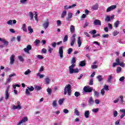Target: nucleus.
I'll list each match as a JSON object with an SVG mask.
<instances>
[{
	"mask_svg": "<svg viewBox=\"0 0 125 125\" xmlns=\"http://www.w3.org/2000/svg\"><path fill=\"white\" fill-rule=\"evenodd\" d=\"M72 86H71V84H67L64 87V95H66L67 94L68 96H70L71 94H72Z\"/></svg>",
	"mask_w": 125,
	"mask_h": 125,
	"instance_id": "obj_1",
	"label": "nucleus"
},
{
	"mask_svg": "<svg viewBox=\"0 0 125 125\" xmlns=\"http://www.w3.org/2000/svg\"><path fill=\"white\" fill-rule=\"evenodd\" d=\"M76 66V64H72L71 65L69 66V74H76L78 73L79 72L78 68H75V67Z\"/></svg>",
	"mask_w": 125,
	"mask_h": 125,
	"instance_id": "obj_2",
	"label": "nucleus"
},
{
	"mask_svg": "<svg viewBox=\"0 0 125 125\" xmlns=\"http://www.w3.org/2000/svg\"><path fill=\"white\" fill-rule=\"evenodd\" d=\"M9 88H10V86H7V88L5 91V100H8L9 99V96H10V94L9 93Z\"/></svg>",
	"mask_w": 125,
	"mask_h": 125,
	"instance_id": "obj_3",
	"label": "nucleus"
},
{
	"mask_svg": "<svg viewBox=\"0 0 125 125\" xmlns=\"http://www.w3.org/2000/svg\"><path fill=\"white\" fill-rule=\"evenodd\" d=\"M17 106L14 104L13 105L12 110H16L17 109L18 110H21V109H22V106H21V104L20 101L17 102Z\"/></svg>",
	"mask_w": 125,
	"mask_h": 125,
	"instance_id": "obj_4",
	"label": "nucleus"
},
{
	"mask_svg": "<svg viewBox=\"0 0 125 125\" xmlns=\"http://www.w3.org/2000/svg\"><path fill=\"white\" fill-rule=\"evenodd\" d=\"M83 90L84 92L86 93V92H92V90H93V88L92 87H90L89 86H85L83 88Z\"/></svg>",
	"mask_w": 125,
	"mask_h": 125,
	"instance_id": "obj_5",
	"label": "nucleus"
},
{
	"mask_svg": "<svg viewBox=\"0 0 125 125\" xmlns=\"http://www.w3.org/2000/svg\"><path fill=\"white\" fill-rule=\"evenodd\" d=\"M35 88L33 86H31L30 87H27V88L25 90V94L27 95H30L31 94L29 91H34Z\"/></svg>",
	"mask_w": 125,
	"mask_h": 125,
	"instance_id": "obj_6",
	"label": "nucleus"
},
{
	"mask_svg": "<svg viewBox=\"0 0 125 125\" xmlns=\"http://www.w3.org/2000/svg\"><path fill=\"white\" fill-rule=\"evenodd\" d=\"M63 46H60L59 48V54L60 55V59H62V58H63Z\"/></svg>",
	"mask_w": 125,
	"mask_h": 125,
	"instance_id": "obj_7",
	"label": "nucleus"
},
{
	"mask_svg": "<svg viewBox=\"0 0 125 125\" xmlns=\"http://www.w3.org/2000/svg\"><path fill=\"white\" fill-rule=\"evenodd\" d=\"M77 35L73 34V36L70 38L71 42H70V45L71 46H73L74 45L75 42H76V36Z\"/></svg>",
	"mask_w": 125,
	"mask_h": 125,
	"instance_id": "obj_8",
	"label": "nucleus"
},
{
	"mask_svg": "<svg viewBox=\"0 0 125 125\" xmlns=\"http://www.w3.org/2000/svg\"><path fill=\"white\" fill-rule=\"evenodd\" d=\"M75 6H77V5L76 4H73L69 6H68V5H65L64 6V10H68V9H71V8H74Z\"/></svg>",
	"mask_w": 125,
	"mask_h": 125,
	"instance_id": "obj_9",
	"label": "nucleus"
},
{
	"mask_svg": "<svg viewBox=\"0 0 125 125\" xmlns=\"http://www.w3.org/2000/svg\"><path fill=\"white\" fill-rule=\"evenodd\" d=\"M115 18V15H113L111 17H110L109 16H107L106 17L104 21L105 22H110L111 20H113Z\"/></svg>",
	"mask_w": 125,
	"mask_h": 125,
	"instance_id": "obj_10",
	"label": "nucleus"
},
{
	"mask_svg": "<svg viewBox=\"0 0 125 125\" xmlns=\"http://www.w3.org/2000/svg\"><path fill=\"white\" fill-rule=\"evenodd\" d=\"M15 62V55H12L10 58V64L13 65Z\"/></svg>",
	"mask_w": 125,
	"mask_h": 125,
	"instance_id": "obj_11",
	"label": "nucleus"
},
{
	"mask_svg": "<svg viewBox=\"0 0 125 125\" xmlns=\"http://www.w3.org/2000/svg\"><path fill=\"white\" fill-rule=\"evenodd\" d=\"M117 8V5H113L108 7L106 10V12H110L111 10H114V9H116Z\"/></svg>",
	"mask_w": 125,
	"mask_h": 125,
	"instance_id": "obj_12",
	"label": "nucleus"
},
{
	"mask_svg": "<svg viewBox=\"0 0 125 125\" xmlns=\"http://www.w3.org/2000/svg\"><path fill=\"white\" fill-rule=\"evenodd\" d=\"M32 50V45H28L26 48H24L23 49L24 52H26V53H29V51H30V50Z\"/></svg>",
	"mask_w": 125,
	"mask_h": 125,
	"instance_id": "obj_13",
	"label": "nucleus"
},
{
	"mask_svg": "<svg viewBox=\"0 0 125 125\" xmlns=\"http://www.w3.org/2000/svg\"><path fill=\"white\" fill-rule=\"evenodd\" d=\"M42 26L44 29H47V28H48V27L49 26V21L47 20L46 21L44 22Z\"/></svg>",
	"mask_w": 125,
	"mask_h": 125,
	"instance_id": "obj_14",
	"label": "nucleus"
},
{
	"mask_svg": "<svg viewBox=\"0 0 125 125\" xmlns=\"http://www.w3.org/2000/svg\"><path fill=\"white\" fill-rule=\"evenodd\" d=\"M73 18V13L68 12L67 14V17H66L67 21H71V18Z\"/></svg>",
	"mask_w": 125,
	"mask_h": 125,
	"instance_id": "obj_15",
	"label": "nucleus"
},
{
	"mask_svg": "<svg viewBox=\"0 0 125 125\" xmlns=\"http://www.w3.org/2000/svg\"><path fill=\"white\" fill-rule=\"evenodd\" d=\"M93 24L95 26H101V21H100L99 20H95L93 22Z\"/></svg>",
	"mask_w": 125,
	"mask_h": 125,
	"instance_id": "obj_16",
	"label": "nucleus"
},
{
	"mask_svg": "<svg viewBox=\"0 0 125 125\" xmlns=\"http://www.w3.org/2000/svg\"><path fill=\"white\" fill-rule=\"evenodd\" d=\"M28 121V118L26 117H23V118L18 123L17 125H21L23 123H25V122H27Z\"/></svg>",
	"mask_w": 125,
	"mask_h": 125,
	"instance_id": "obj_17",
	"label": "nucleus"
},
{
	"mask_svg": "<svg viewBox=\"0 0 125 125\" xmlns=\"http://www.w3.org/2000/svg\"><path fill=\"white\" fill-rule=\"evenodd\" d=\"M120 113H123V114H122L120 116L121 119H123V118H125V109H120Z\"/></svg>",
	"mask_w": 125,
	"mask_h": 125,
	"instance_id": "obj_18",
	"label": "nucleus"
},
{
	"mask_svg": "<svg viewBox=\"0 0 125 125\" xmlns=\"http://www.w3.org/2000/svg\"><path fill=\"white\" fill-rule=\"evenodd\" d=\"M77 44L78 47H81L82 46V41L81 40V37H79L77 39Z\"/></svg>",
	"mask_w": 125,
	"mask_h": 125,
	"instance_id": "obj_19",
	"label": "nucleus"
},
{
	"mask_svg": "<svg viewBox=\"0 0 125 125\" xmlns=\"http://www.w3.org/2000/svg\"><path fill=\"white\" fill-rule=\"evenodd\" d=\"M88 103L89 105H93L94 104V101L93 100V99L92 98V97H90L89 98Z\"/></svg>",
	"mask_w": 125,
	"mask_h": 125,
	"instance_id": "obj_20",
	"label": "nucleus"
},
{
	"mask_svg": "<svg viewBox=\"0 0 125 125\" xmlns=\"http://www.w3.org/2000/svg\"><path fill=\"white\" fill-rule=\"evenodd\" d=\"M84 115L85 118H86V119H88V118H89V111L87 110L85 111Z\"/></svg>",
	"mask_w": 125,
	"mask_h": 125,
	"instance_id": "obj_21",
	"label": "nucleus"
},
{
	"mask_svg": "<svg viewBox=\"0 0 125 125\" xmlns=\"http://www.w3.org/2000/svg\"><path fill=\"white\" fill-rule=\"evenodd\" d=\"M92 9L93 10H97V9H98V3H96L95 5H93Z\"/></svg>",
	"mask_w": 125,
	"mask_h": 125,
	"instance_id": "obj_22",
	"label": "nucleus"
},
{
	"mask_svg": "<svg viewBox=\"0 0 125 125\" xmlns=\"http://www.w3.org/2000/svg\"><path fill=\"white\" fill-rule=\"evenodd\" d=\"M79 66L81 67H84L85 66V62L84 61H82L79 62Z\"/></svg>",
	"mask_w": 125,
	"mask_h": 125,
	"instance_id": "obj_23",
	"label": "nucleus"
},
{
	"mask_svg": "<svg viewBox=\"0 0 125 125\" xmlns=\"http://www.w3.org/2000/svg\"><path fill=\"white\" fill-rule=\"evenodd\" d=\"M70 32L73 33H75V26L71 25L70 28Z\"/></svg>",
	"mask_w": 125,
	"mask_h": 125,
	"instance_id": "obj_24",
	"label": "nucleus"
},
{
	"mask_svg": "<svg viewBox=\"0 0 125 125\" xmlns=\"http://www.w3.org/2000/svg\"><path fill=\"white\" fill-rule=\"evenodd\" d=\"M28 31H29V34H32V33H34V30H33V28H32V27L31 26H28Z\"/></svg>",
	"mask_w": 125,
	"mask_h": 125,
	"instance_id": "obj_25",
	"label": "nucleus"
},
{
	"mask_svg": "<svg viewBox=\"0 0 125 125\" xmlns=\"http://www.w3.org/2000/svg\"><path fill=\"white\" fill-rule=\"evenodd\" d=\"M66 15H67V11L64 10L62 13L61 18H64Z\"/></svg>",
	"mask_w": 125,
	"mask_h": 125,
	"instance_id": "obj_26",
	"label": "nucleus"
},
{
	"mask_svg": "<svg viewBox=\"0 0 125 125\" xmlns=\"http://www.w3.org/2000/svg\"><path fill=\"white\" fill-rule=\"evenodd\" d=\"M120 24V21H117L114 23V27L115 28H118L119 27V25Z\"/></svg>",
	"mask_w": 125,
	"mask_h": 125,
	"instance_id": "obj_27",
	"label": "nucleus"
},
{
	"mask_svg": "<svg viewBox=\"0 0 125 125\" xmlns=\"http://www.w3.org/2000/svg\"><path fill=\"white\" fill-rule=\"evenodd\" d=\"M29 17L30 18V20H33L34 19V14H33V12H29Z\"/></svg>",
	"mask_w": 125,
	"mask_h": 125,
	"instance_id": "obj_28",
	"label": "nucleus"
},
{
	"mask_svg": "<svg viewBox=\"0 0 125 125\" xmlns=\"http://www.w3.org/2000/svg\"><path fill=\"white\" fill-rule=\"evenodd\" d=\"M34 88L36 90H41V89H42V87L37 85H34Z\"/></svg>",
	"mask_w": 125,
	"mask_h": 125,
	"instance_id": "obj_29",
	"label": "nucleus"
},
{
	"mask_svg": "<svg viewBox=\"0 0 125 125\" xmlns=\"http://www.w3.org/2000/svg\"><path fill=\"white\" fill-rule=\"evenodd\" d=\"M64 100H65V99H64V98L60 99L58 102L59 105H62V104H63V103L64 102Z\"/></svg>",
	"mask_w": 125,
	"mask_h": 125,
	"instance_id": "obj_30",
	"label": "nucleus"
},
{
	"mask_svg": "<svg viewBox=\"0 0 125 125\" xmlns=\"http://www.w3.org/2000/svg\"><path fill=\"white\" fill-rule=\"evenodd\" d=\"M22 30L23 32L27 33V28H26V24L25 23L22 24Z\"/></svg>",
	"mask_w": 125,
	"mask_h": 125,
	"instance_id": "obj_31",
	"label": "nucleus"
},
{
	"mask_svg": "<svg viewBox=\"0 0 125 125\" xmlns=\"http://www.w3.org/2000/svg\"><path fill=\"white\" fill-rule=\"evenodd\" d=\"M47 92H48V94H49V95H51V92H52V90L51 89V88L48 87V88H47Z\"/></svg>",
	"mask_w": 125,
	"mask_h": 125,
	"instance_id": "obj_32",
	"label": "nucleus"
},
{
	"mask_svg": "<svg viewBox=\"0 0 125 125\" xmlns=\"http://www.w3.org/2000/svg\"><path fill=\"white\" fill-rule=\"evenodd\" d=\"M45 82L46 84H49L50 83V79H49V78H46L45 79Z\"/></svg>",
	"mask_w": 125,
	"mask_h": 125,
	"instance_id": "obj_33",
	"label": "nucleus"
},
{
	"mask_svg": "<svg viewBox=\"0 0 125 125\" xmlns=\"http://www.w3.org/2000/svg\"><path fill=\"white\" fill-rule=\"evenodd\" d=\"M97 79H98L99 82H102V81H103V78H102V75H99L97 77Z\"/></svg>",
	"mask_w": 125,
	"mask_h": 125,
	"instance_id": "obj_34",
	"label": "nucleus"
},
{
	"mask_svg": "<svg viewBox=\"0 0 125 125\" xmlns=\"http://www.w3.org/2000/svg\"><path fill=\"white\" fill-rule=\"evenodd\" d=\"M68 41V35H65L64 36V37L63 39V42H67Z\"/></svg>",
	"mask_w": 125,
	"mask_h": 125,
	"instance_id": "obj_35",
	"label": "nucleus"
},
{
	"mask_svg": "<svg viewBox=\"0 0 125 125\" xmlns=\"http://www.w3.org/2000/svg\"><path fill=\"white\" fill-rule=\"evenodd\" d=\"M94 92V94L96 96V97H99V92L95 91V90H93Z\"/></svg>",
	"mask_w": 125,
	"mask_h": 125,
	"instance_id": "obj_36",
	"label": "nucleus"
},
{
	"mask_svg": "<svg viewBox=\"0 0 125 125\" xmlns=\"http://www.w3.org/2000/svg\"><path fill=\"white\" fill-rule=\"evenodd\" d=\"M48 51L50 53H52V51H53V48H51L50 46H48Z\"/></svg>",
	"mask_w": 125,
	"mask_h": 125,
	"instance_id": "obj_37",
	"label": "nucleus"
},
{
	"mask_svg": "<svg viewBox=\"0 0 125 125\" xmlns=\"http://www.w3.org/2000/svg\"><path fill=\"white\" fill-rule=\"evenodd\" d=\"M37 76H38L39 77V79H42L44 77V75L43 74H41L40 73H38L37 74Z\"/></svg>",
	"mask_w": 125,
	"mask_h": 125,
	"instance_id": "obj_38",
	"label": "nucleus"
},
{
	"mask_svg": "<svg viewBox=\"0 0 125 125\" xmlns=\"http://www.w3.org/2000/svg\"><path fill=\"white\" fill-rule=\"evenodd\" d=\"M112 79H113L112 75H109L107 79V83H110Z\"/></svg>",
	"mask_w": 125,
	"mask_h": 125,
	"instance_id": "obj_39",
	"label": "nucleus"
},
{
	"mask_svg": "<svg viewBox=\"0 0 125 125\" xmlns=\"http://www.w3.org/2000/svg\"><path fill=\"white\" fill-rule=\"evenodd\" d=\"M2 42H3L4 44H5V45H8V42L5 39H2Z\"/></svg>",
	"mask_w": 125,
	"mask_h": 125,
	"instance_id": "obj_40",
	"label": "nucleus"
},
{
	"mask_svg": "<svg viewBox=\"0 0 125 125\" xmlns=\"http://www.w3.org/2000/svg\"><path fill=\"white\" fill-rule=\"evenodd\" d=\"M74 114H75V115H76V116H80V112L77 109H75Z\"/></svg>",
	"mask_w": 125,
	"mask_h": 125,
	"instance_id": "obj_41",
	"label": "nucleus"
},
{
	"mask_svg": "<svg viewBox=\"0 0 125 125\" xmlns=\"http://www.w3.org/2000/svg\"><path fill=\"white\" fill-rule=\"evenodd\" d=\"M116 72L117 73H118V74H119V73H121V72H122V67H117Z\"/></svg>",
	"mask_w": 125,
	"mask_h": 125,
	"instance_id": "obj_42",
	"label": "nucleus"
},
{
	"mask_svg": "<svg viewBox=\"0 0 125 125\" xmlns=\"http://www.w3.org/2000/svg\"><path fill=\"white\" fill-rule=\"evenodd\" d=\"M119 33L120 32L119 31L115 30L113 32V35L114 37H116V36H117V35L119 34Z\"/></svg>",
	"mask_w": 125,
	"mask_h": 125,
	"instance_id": "obj_43",
	"label": "nucleus"
},
{
	"mask_svg": "<svg viewBox=\"0 0 125 125\" xmlns=\"http://www.w3.org/2000/svg\"><path fill=\"white\" fill-rule=\"evenodd\" d=\"M28 0H20V2L22 4H26Z\"/></svg>",
	"mask_w": 125,
	"mask_h": 125,
	"instance_id": "obj_44",
	"label": "nucleus"
},
{
	"mask_svg": "<svg viewBox=\"0 0 125 125\" xmlns=\"http://www.w3.org/2000/svg\"><path fill=\"white\" fill-rule=\"evenodd\" d=\"M104 90L105 89V90H106V91H108L109 90V86L107 85H104V88H103Z\"/></svg>",
	"mask_w": 125,
	"mask_h": 125,
	"instance_id": "obj_45",
	"label": "nucleus"
},
{
	"mask_svg": "<svg viewBox=\"0 0 125 125\" xmlns=\"http://www.w3.org/2000/svg\"><path fill=\"white\" fill-rule=\"evenodd\" d=\"M52 105L54 107H57V102L56 101H54Z\"/></svg>",
	"mask_w": 125,
	"mask_h": 125,
	"instance_id": "obj_46",
	"label": "nucleus"
},
{
	"mask_svg": "<svg viewBox=\"0 0 125 125\" xmlns=\"http://www.w3.org/2000/svg\"><path fill=\"white\" fill-rule=\"evenodd\" d=\"M29 74H31V70L30 69H27L25 72L24 75H29Z\"/></svg>",
	"mask_w": 125,
	"mask_h": 125,
	"instance_id": "obj_47",
	"label": "nucleus"
},
{
	"mask_svg": "<svg viewBox=\"0 0 125 125\" xmlns=\"http://www.w3.org/2000/svg\"><path fill=\"white\" fill-rule=\"evenodd\" d=\"M74 95L75 96H76V97H79V96L81 95V94L79 92H75L74 93Z\"/></svg>",
	"mask_w": 125,
	"mask_h": 125,
	"instance_id": "obj_48",
	"label": "nucleus"
},
{
	"mask_svg": "<svg viewBox=\"0 0 125 125\" xmlns=\"http://www.w3.org/2000/svg\"><path fill=\"white\" fill-rule=\"evenodd\" d=\"M72 51H73V49L72 48H69L68 49V50H67L68 54H71V53H72Z\"/></svg>",
	"mask_w": 125,
	"mask_h": 125,
	"instance_id": "obj_49",
	"label": "nucleus"
},
{
	"mask_svg": "<svg viewBox=\"0 0 125 125\" xmlns=\"http://www.w3.org/2000/svg\"><path fill=\"white\" fill-rule=\"evenodd\" d=\"M18 59H19L20 61H21V62H24V59H23V57H22V56H19L18 57Z\"/></svg>",
	"mask_w": 125,
	"mask_h": 125,
	"instance_id": "obj_50",
	"label": "nucleus"
},
{
	"mask_svg": "<svg viewBox=\"0 0 125 125\" xmlns=\"http://www.w3.org/2000/svg\"><path fill=\"white\" fill-rule=\"evenodd\" d=\"M56 44H57L56 42H52L51 43V45L52 47H54V48H55V47H56Z\"/></svg>",
	"mask_w": 125,
	"mask_h": 125,
	"instance_id": "obj_51",
	"label": "nucleus"
},
{
	"mask_svg": "<svg viewBox=\"0 0 125 125\" xmlns=\"http://www.w3.org/2000/svg\"><path fill=\"white\" fill-rule=\"evenodd\" d=\"M92 111L94 113H97V112H98L99 111V108H95V109H92Z\"/></svg>",
	"mask_w": 125,
	"mask_h": 125,
	"instance_id": "obj_52",
	"label": "nucleus"
},
{
	"mask_svg": "<svg viewBox=\"0 0 125 125\" xmlns=\"http://www.w3.org/2000/svg\"><path fill=\"white\" fill-rule=\"evenodd\" d=\"M113 116H114V118H116V117H117V116H118V111H117V110H115L114 111Z\"/></svg>",
	"mask_w": 125,
	"mask_h": 125,
	"instance_id": "obj_53",
	"label": "nucleus"
},
{
	"mask_svg": "<svg viewBox=\"0 0 125 125\" xmlns=\"http://www.w3.org/2000/svg\"><path fill=\"white\" fill-rule=\"evenodd\" d=\"M76 63V58H72V61H71V64H75Z\"/></svg>",
	"mask_w": 125,
	"mask_h": 125,
	"instance_id": "obj_54",
	"label": "nucleus"
},
{
	"mask_svg": "<svg viewBox=\"0 0 125 125\" xmlns=\"http://www.w3.org/2000/svg\"><path fill=\"white\" fill-rule=\"evenodd\" d=\"M46 52H47V50H46V49H45V48H43V49L42 50V53L45 54V53H46Z\"/></svg>",
	"mask_w": 125,
	"mask_h": 125,
	"instance_id": "obj_55",
	"label": "nucleus"
},
{
	"mask_svg": "<svg viewBox=\"0 0 125 125\" xmlns=\"http://www.w3.org/2000/svg\"><path fill=\"white\" fill-rule=\"evenodd\" d=\"M101 93L102 94V95H104L105 94V90H104V89H102L101 91Z\"/></svg>",
	"mask_w": 125,
	"mask_h": 125,
	"instance_id": "obj_56",
	"label": "nucleus"
},
{
	"mask_svg": "<svg viewBox=\"0 0 125 125\" xmlns=\"http://www.w3.org/2000/svg\"><path fill=\"white\" fill-rule=\"evenodd\" d=\"M7 24H8V25H12V20H10L9 21H8L7 22Z\"/></svg>",
	"mask_w": 125,
	"mask_h": 125,
	"instance_id": "obj_57",
	"label": "nucleus"
},
{
	"mask_svg": "<svg viewBox=\"0 0 125 125\" xmlns=\"http://www.w3.org/2000/svg\"><path fill=\"white\" fill-rule=\"evenodd\" d=\"M125 77L124 76H122V77H121L120 79H119V81L120 82H124V81H125Z\"/></svg>",
	"mask_w": 125,
	"mask_h": 125,
	"instance_id": "obj_58",
	"label": "nucleus"
},
{
	"mask_svg": "<svg viewBox=\"0 0 125 125\" xmlns=\"http://www.w3.org/2000/svg\"><path fill=\"white\" fill-rule=\"evenodd\" d=\"M11 80H12L11 78L9 77L6 80V83H10L11 82Z\"/></svg>",
	"mask_w": 125,
	"mask_h": 125,
	"instance_id": "obj_59",
	"label": "nucleus"
},
{
	"mask_svg": "<svg viewBox=\"0 0 125 125\" xmlns=\"http://www.w3.org/2000/svg\"><path fill=\"white\" fill-rule=\"evenodd\" d=\"M63 112L64 114H68V113H69V110L67 109H64Z\"/></svg>",
	"mask_w": 125,
	"mask_h": 125,
	"instance_id": "obj_60",
	"label": "nucleus"
},
{
	"mask_svg": "<svg viewBox=\"0 0 125 125\" xmlns=\"http://www.w3.org/2000/svg\"><path fill=\"white\" fill-rule=\"evenodd\" d=\"M90 34H92L93 35H95V34H96V30L94 29L92 31H90Z\"/></svg>",
	"mask_w": 125,
	"mask_h": 125,
	"instance_id": "obj_61",
	"label": "nucleus"
},
{
	"mask_svg": "<svg viewBox=\"0 0 125 125\" xmlns=\"http://www.w3.org/2000/svg\"><path fill=\"white\" fill-rule=\"evenodd\" d=\"M37 58H38L39 59H43V57H42V56L41 55H38L37 56Z\"/></svg>",
	"mask_w": 125,
	"mask_h": 125,
	"instance_id": "obj_62",
	"label": "nucleus"
},
{
	"mask_svg": "<svg viewBox=\"0 0 125 125\" xmlns=\"http://www.w3.org/2000/svg\"><path fill=\"white\" fill-rule=\"evenodd\" d=\"M97 67H98L97 65L95 64L91 65L92 69H97Z\"/></svg>",
	"mask_w": 125,
	"mask_h": 125,
	"instance_id": "obj_63",
	"label": "nucleus"
},
{
	"mask_svg": "<svg viewBox=\"0 0 125 125\" xmlns=\"http://www.w3.org/2000/svg\"><path fill=\"white\" fill-rule=\"evenodd\" d=\"M118 65L121 66V67H123V68L125 67V63H124V62H120Z\"/></svg>",
	"mask_w": 125,
	"mask_h": 125,
	"instance_id": "obj_64",
	"label": "nucleus"
}]
</instances>
